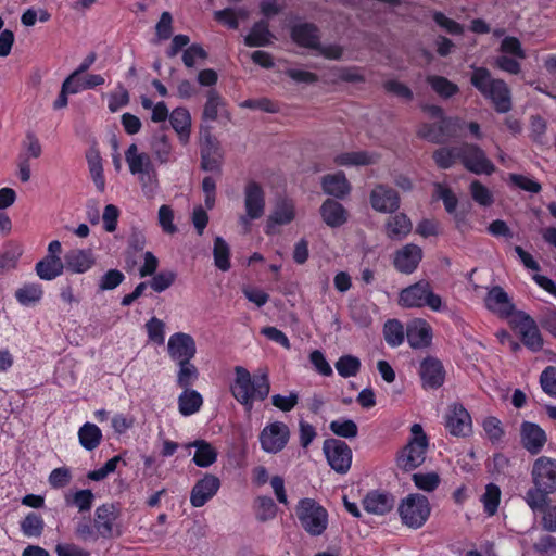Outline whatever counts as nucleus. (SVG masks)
I'll list each match as a JSON object with an SVG mask.
<instances>
[{
    "label": "nucleus",
    "instance_id": "28",
    "mask_svg": "<svg viewBox=\"0 0 556 556\" xmlns=\"http://www.w3.org/2000/svg\"><path fill=\"white\" fill-rule=\"evenodd\" d=\"M291 37L301 47L319 48V29L313 23H303L292 27Z\"/></svg>",
    "mask_w": 556,
    "mask_h": 556
},
{
    "label": "nucleus",
    "instance_id": "62",
    "mask_svg": "<svg viewBox=\"0 0 556 556\" xmlns=\"http://www.w3.org/2000/svg\"><path fill=\"white\" fill-rule=\"evenodd\" d=\"M176 277L172 270H162L152 278L150 286L155 292H163L175 282Z\"/></svg>",
    "mask_w": 556,
    "mask_h": 556
},
{
    "label": "nucleus",
    "instance_id": "48",
    "mask_svg": "<svg viewBox=\"0 0 556 556\" xmlns=\"http://www.w3.org/2000/svg\"><path fill=\"white\" fill-rule=\"evenodd\" d=\"M460 144L451 148H440L433 152L435 164L443 169L450 168L454 163L459 161Z\"/></svg>",
    "mask_w": 556,
    "mask_h": 556
},
{
    "label": "nucleus",
    "instance_id": "7",
    "mask_svg": "<svg viewBox=\"0 0 556 556\" xmlns=\"http://www.w3.org/2000/svg\"><path fill=\"white\" fill-rule=\"evenodd\" d=\"M399 304L405 308L428 306L432 311L442 308L441 296L432 291L431 283L427 280L418 282L403 289L399 295Z\"/></svg>",
    "mask_w": 556,
    "mask_h": 556
},
{
    "label": "nucleus",
    "instance_id": "45",
    "mask_svg": "<svg viewBox=\"0 0 556 556\" xmlns=\"http://www.w3.org/2000/svg\"><path fill=\"white\" fill-rule=\"evenodd\" d=\"M375 162V156L364 151L345 152L334 157V163L339 166L369 165Z\"/></svg>",
    "mask_w": 556,
    "mask_h": 556
},
{
    "label": "nucleus",
    "instance_id": "15",
    "mask_svg": "<svg viewBox=\"0 0 556 556\" xmlns=\"http://www.w3.org/2000/svg\"><path fill=\"white\" fill-rule=\"evenodd\" d=\"M418 372L425 390H437L445 382V368L442 362L434 356L425 357L420 363Z\"/></svg>",
    "mask_w": 556,
    "mask_h": 556
},
{
    "label": "nucleus",
    "instance_id": "3",
    "mask_svg": "<svg viewBox=\"0 0 556 556\" xmlns=\"http://www.w3.org/2000/svg\"><path fill=\"white\" fill-rule=\"evenodd\" d=\"M470 84L489 100L497 113H507L511 110V94L508 85L500 78H494L491 72L483 66L475 67Z\"/></svg>",
    "mask_w": 556,
    "mask_h": 556
},
{
    "label": "nucleus",
    "instance_id": "18",
    "mask_svg": "<svg viewBox=\"0 0 556 556\" xmlns=\"http://www.w3.org/2000/svg\"><path fill=\"white\" fill-rule=\"evenodd\" d=\"M220 488V480L211 473H205L198 480L190 493V503L193 507L204 506Z\"/></svg>",
    "mask_w": 556,
    "mask_h": 556
},
{
    "label": "nucleus",
    "instance_id": "47",
    "mask_svg": "<svg viewBox=\"0 0 556 556\" xmlns=\"http://www.w3.org/2000/svg\"><path fill=\"white\" fill-rule=\"evenodd\" d=\"M482 428L485 432L488 440L492 444H500L505 438V429L502 421L494 416H489L483 419Z\"/></svg>",
    "mask_w": 556,
    "mask_h": 556
},
{
    "label": "nucleus",
    "instance_id": "17",
    "mask_svg": "<svg viewBox=\"0 0 556 556\" xmlns=\"http://www.w3.org/2000/svg\"><path fill=\"white\" fill-rule=\"evenodd\" d=\"M170 358L178 363L189 362L194 357L197 348L193 338L187 333H174L167 345Z\"/></svg>",
    "mask_w": 556,
    "mask_h": 556
},
{
    "label": "nucleus",
    "instance_id": "4",
    "mask_svg": "<svg viewBox=\"0 0 556 556\" xmlns=\"http://www.w3.org/2000/svg\"><path fill=\"white\" fill-rule=\"evenodd\" d=\"M431 505L427 496L410 493L397 505V514L403 526L409 529H420L431 516Z\"/></svg>",
    "mask_w": 556,
    "mask_h": 556
},
{
    "label": "nucleus",
    "instance_id": "43",
    "mask_svg": "<svg viewBox=\"0 0 556 556\" xmlns=\"http://www.w3.org/2000/svg\"><path fill=\"white\" fill-rule=\"evenodd\" d=\"M501 489L495 483H489L485 485V491L481 495V502L483 504V510L488 516H494L497 513L501 503Z\"/></svg>",
    "mask_w": 556,
    "mask_h": 556
},
{
    "label": "nucleus",
    "instance_id": "31",
    "mask_svg": "<svg viewBox=\"0 0 556 556\" xmlns=\"http://www.w3.org/2000/svg\"><path fill=\"white\" fill-rule=\"evenodd\" d=\"M295 218V204L292 199L282 198L277 201L271 215L268 218L267 233H270V227L273 224L287 225Z\"/></svg>",
    "mask_w": 556,
    "mask_h": 556
},
{
    "label": "nucleus",
    "instance_id": "44",
    "mask_svg": "<svg viewBox=\"0 0 556 556\" xmlns=\"http://www.w3.org/2000/svg\"><path fill=\"white\" fill-rule=\"evenodd\" d=\"M22 253L23 250L18 243H7L4 245V251L0 253V275L15 268Z\"/></svg>",
    "mask_w": 556,
    "mask_h": 556
},
{
    "label": "nucleus",
    "instance_id": "37",
    "mask_svg": "<svg viewBox=\"0 0 556 556\" xmlns=\"http://www.w3.org/2000/svg\"><path fill=\"white\" fill-rule=\"evenodd\" d=\"M79 443L88 451H93L102 442L101 429L91 422L84 424L78 430Z\"/></svg>",
    "mask_w": 556,
    "mask_h": 556
},
{
    "label": "nucleus",
    "instance_id": "13",
    "mask_svg": "<svg viewBox=\"0 0 556 556\" xmlns=\"http://www.w3.org/2000/svg\"><path fill=\"white\" fill-rule=\"evenodd\" d=\"M324 453L330 467L339 473H345L352 464V450L342 440L326 439L323 445Z\"/></svg>",
    "mask_w": 556,
    "mask_h": 556
},
{
    "label": "nucleus",
    "instance_id": "21",
    "mask_svg": "<svg viewBox=\"0 0 556 556\" xmlns=\"http://www.w3.org/2000/svg\"><path fill=\"white\" fill-rule=\"evenodd\" d=\"M485 306L489 311L496 314L502 319H510L516 313L515 306L511 303L508 294L502 287H493L486 294L484 300Z\"/></svg>",
    "mask_w": 556,
    "mask_h": 556
},
{
    "label": "nucleus",
    "instance_id": "51",
    "mask_svg": "<svg viewBox=\"0 0 556 556\" xmlns=\"http://www.w3.org/2000/svg\"><path fill=\"white\" fill-rule=\"evenodd\" d=\"M178 366L177 384L184 390L190 389L199 378L197 367L190 361L178 363Z\"/></svg>",
    "mask_w": 556,
    "mask_h": 556
},
{
    "label": "nucleus",
    "instance_id": "38",
    "mask_svg": "<svg viewBox=\"0 0 556 556\" xmlns=\"http://www.w3.org/2000/svg\"><path fill=\"white\" fill-rule=\"evenodd\" d=\"M64 264L61 258L45 256L36 264L37 275L45 280H52L63 273Z\"/></svg>",
    "mask_w": 556,
    "mask_h": 556
},
{
    "label": "nucleus",
    "instance_id": "36",
    "mask_svg": "<svg viewBox=\"0 0 556 556\" xmlns=\"http://www.w3.org/2000/svg\"><path fill=\"white\" fill-rule=\"evenodd\" d=\"M86 159L88 163V168L90 172V176L98 188L99 191H104L105 189V177L103 175V165L102 157L98 149L90 148L86 152Z\"/></svg>",
    "mask_w": 556,
    "mask_h": 556
},
{
    "label": "nucleus",
    "instance_id": "57",
    "mask_svg": "<svg viewBox=\"0 0 556 556\" xmlns=\"http://www.w3.org/2000/svg\"><path fill=\"white\" fill-rule=\"evenodd\" d=\"M255 505L256 517L261 521L273 519L276 516L277 507L271 497L258 496Z\"/></svg>",
    "mask_w": 556,
    "mask_h": 556
},
{
    "label": "nucleus",
    "instance_id": "58",
    "mask_svg": "<svg viewBox=\"0 0 556 556\" xmlns=\"http://www.w3.org/2000/svg\"><path fill=\"white\" fill-rule=\"evenodd\" d=\"M412 480L419 490L425 492H433L441 482L437 472L414 473Z\"/></svg>",
    "mask_w": 556,
    "mask_h": 556
},
{
    "label": "nucleus",
    "instance_id": "25",
    "mask_svg": "<svg viewBox=\"0 0 556 556\" xmlns=\"http://www.w3.org/2000/svg\"><path fill=\"white\" fill-rule=\"evenodd\" d=\"M319 212L325 224L331 228L341 227L349 219V212L333 199L325 200Z\"/></svg>",
    "mask_w": 556,
    "mask_h": 556
},
{
    "label": "nucleus",
    "instance_id": "59",
    "mask_svg": "<svg viewBox=\"0 0 556 556\" xmlns=\"http://www.w3.org/2000/svg\"><path fill=\"white\" fill-rule=\"evenodd\" d=\"M73 479L72 470L66 467H59L53 469L48 478V482L52 489H63L67 486Z\"/></svg>",
    "mask_w": 556,
    "mask_h": 556
},
{
    "label": "nucleus",
    "instance_id": "41",
    "mask_svg": "<svg viewBox=\"0 0 556 556\" xmlns=\"http://www.w3.org/2000/svg\"><path fill=\"white\" fill-rule=\"evenodd\" d=\"M203 404L201 394L194 390L187 389L178 399L179 412L184 416L197 413Z\"/></svg>",
    "mask_w": 556,
    "mask_h": 556
},
{
    "label": "nucleus",
    "instance_id": "33",
    "mask_svg": "<svg viewBox=\"0 0 556 556\" xmlns=\"http://www.w3.org/2000/svg\"><path fill=\"white\" fill-rule=\"evenodd\" d=\"M186 447L189 450L195 447L193 462L197 466L205 468L214 464L217 459V450L205 440H195L188 443Z\"/></svg>",
    "mask_w": 556,
    "mask_h": 556
},
{
    "label": "nucleus",
    "instance_id": "52",
    "mask_svg": "<svg viewBox=\"0 0 556 556\" xmlns=\"http://www.w3.org/2000/svg\"><path fill=\"white\" fill-rule=\"evenodd\" d=\"M214 262L217 268L226 271L230 268V251L224 239L217 237L214 241Z\"/></svg>",
    "mask_w": 556,
    "mask_h": 556
},
{
    "label": "nucleus",
    "instance_id": "19",
    "mask_svg": "<svg viewBox=\"0 0 556 556\" xmlns=\"http://www.w3.org/2000/svg\"><path fill=\"white\" fill-rule=\"evenodd\" d=\"M520 442L525 450L532 455H536L547 442V435L539 425L523 421L520 426Z\"/></svg>",
    "mask_w": 556,
    "mask_h": 556
},
{
    "label": "nucleus",
    "instance_id": "56",
    "mask_svg": "<svg viewBox=\"0 0 556 556\" xmlns=\"http://www.w3.org/2000/svg\"><path fill=\"white\" fill-rule=\"evenodd\" d=\"M471 198L475 202L482 206H490L493 204V194L488 187L479 180H473L469 186Z\"/></svg>",
    "mask_w": 556,
    "mask_h": 556
},
{
    "label": "nucleus",
    "instance_id": "20",
    "mask_svg": "<svg viewBox=\"0 0 556 556\" xmlns=\"http://www.w3.org/2000/svg\"><path fill=\"white\" fill-rule=\"evenodd\" d=\"M422 260V250L419 245L408 243L394 253L393 265L403 274L414 273Z\"/></svg>",
    "mask_w": 556,
    "mask_h": 556
},
{
    "label": "nucleus",
    "instance_id": "55",
    "mask_svg": "<svg viewBox=\"0 0 556 556\" xmlns=\"http://www.w3.org/2000/svg\"><path fill=\"white\" fill-rule=\"evenodd\" d=\"M330 430L338 437L351 439L358 433L357 425L351 419H337L330 422Z\"/></svg>",
    "mask_w": 556,
    "mask_h": 556
},
{
    "label": "nucleus",
    "instance_id": "10",
    "mask_svg": "<svg viewBox=\"0 0 556 556\" xmlns=\"http://www.w3.org/2000/svg\"><path fill=\"white\" fill-rule=\"evenodd\" d=\"M244 208L245 214L241 215L239 222L244 230H251V222L258 219L265 212V192L261 184L249 181L244 188Z\"/></svg>",
    "mask_w": 556,
    "mask_h": 556
},
{
    "label": "nucleus",
    "instance_id": "9",
    "mask_svg": "<svg viewBox=\"0 0 556 556\" xmlns=\"http://www.w3.org/2000/svg\"><path fill=\"white\" fill-rule=\"evenodd\" d=\"M509 326L521 343L532 352H539L544 344L536 321L527 313L517 311L509 319Z\"/></svg>",
    "mask_w": 556,
    "mask_h": 556
},
{
    "label": "nucleus",
    "instance_id": "27",
    "mask_svg": "<svg viewBox=\"0 0 556 556\" xmlns=\"http://www.w3.org/2000/svg\"><path fill=\"white\" fill-rule=\"evenodd\" d=\"M150 147L153 156L160 163L163 164L175 161L173 146L167 134L165 132L164 127H161L157 131L154 132Z\"/></svg>",
    "mask_w": 556,
    "mask_h": 556
},
{
    "label": "nucleus",
    "instance_id": "54",
    "mask_svg": "<svg viewBox=\"0 0 556 556\" xmlns=\"http://www.w3.org/2000/svg\"><path fill=\"white\" fill-rule=\"evenodd\" d=\"M45 522L37 513H29L21 522V529L27 536H39L43 531Z\"/></svg>",
    "mask_w": 556,
    "mask_h": 556
},
{
    "label": "nucleus",
    "instance_id": "6",
    "mask_svg": "<svg viewBox=\"0 0 556 556\" xmlns=\"http://www.w3.org/2000/svg\"><path fill=\"white\" fill-rule=\"evenodd\" d=\"M123 509L118 502L103 503L94 510L93 520L98 536L105 540L117 539L124 532Z\"/></svg>",
    "mask_w": 556,
    "mask_h": 556
},
{
    "label": "nucleus",
    "instance_id": "23",
    "mask_svg": "<svg viewBox=\"0 0 556 556\" xmlns=\"http://www.w3.org/2000/svg\"><path fill=\"white\" fill-rule=\"evenodd\" d=\"M395 497L391 493L370 491L363 500L364 509L372 515L384 516L393 510Z\"/></svg>",
    "mask_w": 556,
    "mask_h": 556
},
{
    "label": "nucleus",
    "instance_id": "42",
    "mask_svg": "<svg viewBox=\"0 0 556 556\" xmlns=\"http://www.w3.org/2000/svg\"><path fill=\"white\" fill-rule=\"evenodd\" d=\"M65 502L70 506L76 507L79 513L89 511L94 502V494L89 489L77 490L65 495Z\"/></svg>",
    "mask_w": 556,
    "mask_h": 556
},
{
    "label": "nucleus",
    "instance_id": "26",
    "mask_svg": "<svg viewBox=\"0 0 556 556\" xmlns=\"http://www.w3.org/2000/svg\"><path fill=\"white\" fill-rule=\"evenodd\" d=\"M413 229V224L405 213L391 215L384 224L386 236L395 241L406 238Z\"/></svg>",
    "mask_w": 556,
    "mask_h": 556
},
{
    "label": "nucleus",
    "instance_id": "40",
    "mask_svg": "<svg viewBox=\"0 0 556 556\" xmlns=\"http://www.w3.org/2000/svg\"><path fill=\"white\" fill-rule=\"evenodd\" d=\"M207 100L204 104L202 118L204 121H216L218 113L226 106L224 98L214 89H211L206 93Z\"/></svg>",
    "mask_w": 556,
    "mask_h": 556
},
{
    "label": "nucleus",
    "instance_id": "34",
    "mask_svg": "<svg viewBox=\"0 0 556 556\" xmlns=\"http://www.w3.org/2000/svg\"><path fill=\"white\" fill-rule=\"evenodd\" d=\"M274 35L269 30L267 20H261L252 26L250 33L244 37V45L248 47H265L271 43Z\"/></svg>",
    "mask_w": 556,
    "mask_h": 556
},
{
    "label": "nucleus",
    "instance_id": "14",
    "mask_svg": "<svg viewBox=\"0 0 556 556\" xmlns=\"http://www.w3.org/2000/svg\"><path fill=\"white\" fill-rule=\"evenodd\" d=\"M289 439V427L282 421L270 422L260 433V443L262 448L274 454L282 451Z\"/></svg>",
    "mask_w": 556,
    "mask_h": 556
},
{
    "label": "nucleus",
    "instance_id": "12",
    "mask_svg": "<svg viewBox=\"0 0 556 556\" xmlns=\"http://www.w3.org/2000/svg\"><path fill=\"white\" fill-rule=\"evenodd\" d=\"M444 427L451 435L467 437L472 430L471 415L462 403H452L444 414Z\"/></svg>",
    "mask_w": 556,
    "mask_h": 556
},
{
    "label": "nucleus",
    "instance_id": "16",
    "mask_svg": "<svg viewBox=\"0 0 556 556\" xmlns=\"http://www.w3.org/2000/svg\"><path fill=\"white\" fill-rule=\"evenodd\" d=\"M371 207L381 213H393L400 207L399 192L392 187L379 184L370 192Z\"/></svg>",
    "mask_w": 556,
    "mask_h": 556
},
{
    "label": "nucleus",
    "instance_id": "46",
    "mask_svg": "<svg viewBox=\"0 0 556 556\" xmlns=\"http://www.w3.org/2000/svg\"><path fill=\"white\" fill-rule=\"evenodd\" d=\"M383 334L389 345L399 346L404 342L406 330L400 320L389 319L384 324Z\"/></svg>",
    "mask_w": 556,
    "mask_h": 556
},
{
    "label": "nucleus",
    "instance_id": "30",
    "mask_svg": "<svg viewBox=\"0 0 556 556\" xmlns=\"http://www.w3.org/2000/svg\"><path fill=\"white\" fill-rule=\"evenodd\" d=\"M169 122L181 144H187L191 134V115L186 108L178 106L169 115Z\"/></svg>",
    "mask_w": 556,
    "mask_h": 556
},
{
    "label": "nucleus",
    "instance_id": "39",
    "mask_svg": "<svg viewBox=\"0 0 556 556\" xmlns=\"http://www.w3.org/2000/svg\"><path fill=\"white\" fill-rule=\"evenodd\" d=\"M426 80L432 90L443 99H448L459 92L458 86L443 76L429 75Z\"/></svg>",
    "mask_w": 556,
    "mask_h": 556
},
{
    "label": "nucleus",
    "instance_id": "50",
    "mask_svg": "<svg viewBox=\"0 0 556 556\" xmlns=\"http://www.w3.org/2000/svg\"><path fill=\"white\" fill-rule=\"evenodd\" d=\"M534 514H541V525L544 530L556 532V505H551V498H545V504L540 508H531Z\"/></svg>",
    "mask_w": 556,
    "mask_h": 556
},
{
    "label": "nucleus",
    "instance_id": "11",
    "mask_svg": "<svg viewBox=\"0 0 556 556\" xmlns=\"http://www.w3.org/2000/svg\"><path fill=\"white\" fill-rule=\"evenodd\" d=\"M459 162L467 170L477 175H491L495 172V166L492 161L488 159L485 152L477 144L468 142L460 143Z\"/></svg>",
    "mask_w": 556,
    "mask_h": 556
},
{
    "label": "nucleus",
    "instance_id": "8",
    "mask_svg": "<svg viewBox=\"0 0 556 556\" xmlns=\"http://www.w3.org/2000/svg\"><path fill=\"white\" fill-rule=\"evenodd\" d=\"M296 517L311 535H320L328 526V511L313 498H302L296 506Z\"/></svg>",
    "mask_w": 556,
    "mask_h": 556
},
{
    "label": "nucleus",
    "instance_id": "2",
    "mask_svg": "<svg viewBox=\"0 0 556 556\" xmlns=\"http://www.w3.org/2000/svg\"><path fill=\"white\" fill-rule=\"evenodd\" d=\"M532 486L528 489L525 501L530 508H540L545 498L556 492V459L538 457L531 468Z\"/></svg>",
    "mask_w": 556,
    "mask_h": 556
},
{
    "label": "nucleus",
    "instance_id": "32",
    "mask_svg": "<svg viewBox=\"0 0 556 556\" xmlns=\"http://www.w3.org/2000/svg\"><path fill=\"white\" fill-rule=\"evenodd\" d=\"M125 160L132 175L149 174L152 162L147 153H139L137 144L132 143L125 152Z\"/></svg>",
    "mask_w": 556,
    "mask_h": 556
},
{
    "label": "nucleus",
    "instance_id": "61",
    "mask_svg": "<svg viewBox=\"0 0 556 556\" xmlns=\"http://www.w3.org/2000/svg\"><path fill=\"white\" fill-rule=\"evenodd\" d=\"M148 337L151 341L154 343L161 345L165 341V324L156 318L152 317L147 324H146Z\"/></svg>",
    "mask_w": 556,
    "mask_h": 556
},
{
    "label": "nucleus",
    "instance_id": "64",
    "mask_svg": "<svg viewBox=\"0 0 556 556\" xmlns=\"http://www.w3.org/2000/svg\"><path fill=\"white\" fill-rule=\"evenodd\" d=\"M540 384L549 396L556 397V367L547 366L540 376Z\"/></svg>",
    "mask_w": 556,
    "mask_h": 556
},
{
    "label": "nucleus",
    "instance_id": "60",
    "mask_svg": "<svg viewBox=\"0 0 556 556\" xmlns=\"http://www.w3.org/2000/svg\"><path fill=\"white\" fill-rule=\"evenodd\" d=\"M159 225L163 232L174 235L177 232V226L174 224V210L166 204L161 205L159 208Z\"/></svg>",
    "mask_w": 556,
    "mask_h": 556
},
{
    "label": "nucleus",
    "instance_id": "63",
    "mask_svg": "<svg viewBox=\"0 0 556 556\" xmlns=\"http://www.w3.org/2000/svg\"><path fill=\"white\" fill-rule=\"evenodd\" d=\"M509 181L515 187L531 193H539L542 190L540 182L521 174H509Z\"/></svg>",
    "mask_w": 556,
    "mask_h": 556
},
{
    "label": "nucleus",
    "instance_id": "35",
    "mask_svg": "<svg viewBox=\"0 0 556 556\" xmlns=\"http://www.w3.org/2000/svg\"><path fill=\"white\" fill-rule=\"evenodd\" d=\"M321 185L326 193L340 199L344 198L351 190L350 182L342 172L326 175L323 178Z\"/></svg>",
    "mask_w": 556,
    "mask_h": 556
},
{
    "label": "nucleus",
    "instance_id": "49",
    "mask_svg": "<svg viewBox=\"0 0 556 556\" xmlns=\"http://www.w3.org/2000/svg\"><path fill=\"white\" fill-rule=\"evenodd\" d=\"M43 291L40 285L26 283L15 291L16 300L25 306L38 302L42 298Z\"/></svg>",
    "mask_w": 556,
    "mask_h": 556
},
{
    "label": "nucleus",
    "instance_id": "29",
    "mask_svg": "<svg viewBox=\"0 0 556 556\" xmlns=\"http://www.w3.org/2000/svg\"><path fill=\"white\" fill-rule=\"evenodd\" d=\"M65 266L73 273H86L96 263L91 250L73 249L65 256Z\"/></svg>",
    "mask_w": 556,
    "mask_h": 556
},
{
    "label": "nucleus",
    "instance_id": "5",
    "mask_svg": "<svg viewBox=\"0 0 556 556\" xmlns=\"http://www.w3.org/2000/svg\"><path fill=\"white\" fill-rule=\"evenodd\" d=\"M410 433L408 443L399 451L396 456L397 466L405 471H412L425 462L429 446L428 437L420 424H414Z\"/></svg>",
    "mask_w": 556,
    "mask_h": 556
},
{
    "label": "nucleus",
    "instance_id": "22",
    "mask_svg": "<svg viewBox=\"0 0 556 556\" xmlns=\"http://www.w3.org/2000/svg\"><path fill=\"white\" fill-rule=\"evenodd\" d=\"M406 337L413 349H424L431 344L432 328L427 320L416 318L408 323L406 327Z\"/></svg>",
    "mask_w": 556,
    "mask_h": 556
},
{
    "label": "nucleus",
    "instance_id": "53",
    "mask_svg": "<svg viewBox=\"0 0 556 556\" xmlns=\"http://www.w3.org/2000/svg\"><path fill=\"white\" fill-rule=\"evenodd\" d=\"M339 375L343 378L355 377L361 369V361L353 355H343L336 363Z\"/></svg>",
    "mask_w": 556,
    "mask_h": 556
},
{
    "label": "nucleus",
    "instance_id": "24",
    "mask_svg": "<svg viewBox=\"0 0 556 556\" xmlns=\"http://www.w3.org/2000/svg\"><path fill=\"white\" fill-rule=\"evenodd\" d=\"M223 153L219 142L215 137L207 136L204 146L201 148V167L207 172L220 174Z\"/></svg>",
    "mask_w": 556,
    "mask_h": 556
},
{
    "label": "nucleus",
    "instance_id": "1",
    "mask_svg": "<svg viewBox=\"0 0 556 556\" xmlns=\"http://www.w3.org/2000/svg\"><path fill=\"white\" fill-rule=\"evenodd\" d=\"M233 374L235 377L229 386L230 393L247 410L252 409L255 401L263 402L267 399L270 392L268 374L252 376L242 366H236Z\"/></svg>",
    "mask_w": 556,
    "mask_h": 556
}]
</instances>
